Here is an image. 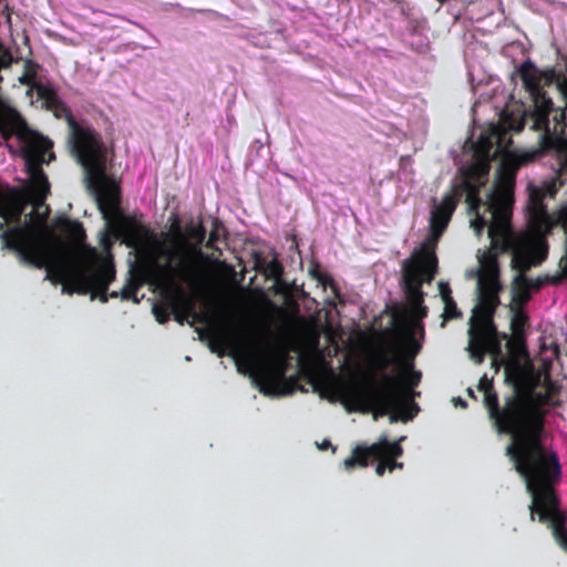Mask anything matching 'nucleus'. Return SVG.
Wrapping results in <instances>:
<instances>
[{"label": "nucleus", "mask_w": 567, "mask_h": 567, "mask_svg": "<svg viewBox=\"0 0 567 567\" xmlns=\"http://www.w3.org/2000/svg\"><path fill=\"white\" fill-rule=\"evenodd\" d=\"M555 388L548 384L545 392H514L507 412L516 416V435L505 454L520 475L530 498L557 491L561 481V465L558 454L544 444L547 406H558L553 400Z\"/></svg>", "instance_id": "nucleus-1"}, {"label": "nucleus", "mask_w": 567, "mask_h": 567, "mask_svg": "<svg viewBox=\"0 0 567 567\" xmlns=\"http://www.w3.org/2000/svg\"><path fill=\"white\" fill-rule=\"evenodd\" d=\"M517 72L524 87L532 96L533 105L517 113H505L502 117L503 127L492 125L489 134L482 135L478 141L485 151H489L495 143L501 147L506 130L517 133L525 126H529L532 131H544V143L546 146H551L557 136L559 137L567 128L565 110L555 107L553 100L544 90V86L551 84L558 89L560 79L566 75L554 69L539 71L530 61L522 63Z\"/></svg>", "instance_id": "nucleus-2"}, {"label": "nucleus", "mask_w": 567, "mask_h": 567, "mask_svg": "<svg viewBox=\"0 0 567 567\" xmlns=\"http://www.w3.org/2000/svg\"><path fill=\"white\" fill-rule=\"evenodd\" d=\"M421 350V344L409 336L404 348L395 351L393 357L383 355L381 358V368L384 369L390 364L399 369L398 375L383 372L380 382L371 379L367 386H357L351 390L352 399L362 405L361 411H373L374 419L391 414V421H395L396 413L402 409L410 412L404 413L400 419L404 422L412 420L419 412V406L414 402V398L420 393L415 388L420 384L422 373L414 369V359Z\"/></svg>", "instance_id": "nucleus-3"}, {"label": "nucleus", "mask_w": 567, "mask_h": 567, "mask_svg": "<svg viewBox=\"0 0 567 567\" xmlns=\"http://www.w3.org/2000/svg\"><path fill=\"white\" fill-rule=\"evenodd\" d=\"M28 198L22 190L11 189L4 194L0 190V224L1 249L17 255L22 265L42 269L49 265L50 254L43 224L47 216L35 207L21 223Z\"/></svg>", "instance_id": "nucleus-4"}, {"label": "nucleus", "mask_w": 567, "mask_h": 567, "mask_svg": "<svg viewBox=\"0 0 567 567\" xmlns=\"http://www.w3.org/2000/svg\"><path fill=\"white\" fill-rule=\"evenodd\" d=\"M54 227L65 237L72 247L82 251V265L71 270L64 266H45L47 277L54 284H63V292L86 295L91 288L101 292L109 289L115 279V268L112 256L103 259L96 248L87 245L83 224L65 216L54 220Z\"/></svg>", "instance_id": "nucleus-5"}, {"label": "nucleus", "mask_w": 567, "mask_h": 567, "mask_svg": "<svg viewBox=\"0 0 567 567\" xmlns=\"http://www.w3.org/2000/svg\"><path fill=\"white\" fill-rule=\"evenodd\" d=\"M210 348L219 357L227 352L233 357L238 371H244V365L255 370V381L259 391L265 395H278L284 393V380L288 369L285 352L271 351L267 364L259 365L255 350L234 330L225 328L214 333Z\"/></svg>", "instance_id": "nucleus-6"}, {"label": "nucleus", "mask_w": 567, "mask_h": 567, "mask_svg": "<svg viewBox=\"0 0 567 567\" xmlns=\"http://www.w3.org/2000/svg\"><path fill=\"white\" fill-rule=\"evenodd\" d=\"M168 239L169 247H164L163 244L155 241L156 256L152 259L154 275L156 278L169 282L179 280L192 288L198 286L202 278L199 260L203 257V251L185 237L177 216L173 218Z\"/></svg>", "instance_id": "nucleus-7"}, {"label": "nucleus", "mask_w": 567, "mask_h": 567, "mask_svg": "<svg viewBox=\"0 0 567 567\" xmlns=\"http://www.w3.org/2000/svg\"><path fill=\"white\" fill-rule=\"evenodd\" d=\"M524 163V158L516 156L505 157L501 162L494 188L487 200V210L491 214L489 223L480 215V212L474 213L476 217L472 221V226L477 233L488 226V237L493 243L504 240L511 230L516 173Z\"/></svg>", "instance_id": "nucleus-8"}, {"label": "nucleus", "mask_w": 567, "mask_h": 567, "mask_svg": "<svg viewBox=\"0 0 567 567\" xmlns=\"http://www.w3.org/2000/svg\"><path fill=\"white\" fill-rule=\"evenodd\" d=\"M530 199L534 204V217L547 225L545 231H542L539 228L534 230L533 234L513 251L512 267L519 272L515 278L513 287L512 308L515 309H520V307L530 299V279H528L525 274L532 266L542 265L548 258L549 252L547 235L551 230V224L548 221V214L538 195L532 196Z\"/></svg>", "instance_id": "nucleus-9"}, {"label": "nucleus", "mask_w": 567, "mask_h": 567, "mask_svg": "<svg viewBox=\"0 0 567 567\" xmlns=\"http://www.w3.org/2000/svg\"><path fill=\"white\" fill-rule=\"evenodd\" d=\"M12 135H16L19 141L22 157L25 161L27 172L31 181L30 185L22 193L33 206L40 207L50 193V184L42 169V165L49 164L55 158L52 152L53 144L49 138L32 131L23 118L21 125L14 128Z\"/></svg>", "instance_id": "nucleus-10"}, {"label": "nucleus", "mask_w": 567, "mask_h": 567, "mask_svg": "<svg viewBox=\"0 0 567 567\" xmlns=\"http://www.w3.org/2000/svg\"><path fill=\"white\" fill-rule=\"evenodd\" d=\"M437 262L434 249L426 245H423L419 251L413 254L412 258L404 262L403 288L411 313L415 319L421 320L427 316L422 285L431 284L435 278Z\"/></svg>", "instance_id": "nucleus-11"}, {"label": "nucleus", "mask_w": 567, "mask_h": 567, "mask_svg": "<svg viewBox=\"0 0 567 567\" xmlns=\"http://www.w3.org/2000/svg\"><path fill=\"white\" fill-rule=\"evenodd\" d=\"M56 118H64L70 128V146L72 154L78 162L85 163L86 166H100L102 157V143L104 142L101 134L90 125L80 124L73 116L70 109L62 101V109L50 110Z\"/></svg>", "instance_id": "nucleus-12"}, {"label": "nucleus", "mask_w": 567, "mask_h": 567, "mask_svg": "<svg viewBox=\"0 0 567 567\" xmlns=\"http://www.w3.org/2000/svg\"><path fill=\"white\" fill-rule=\"evenodd\" d=\"M528 508L530 520L546 525L557 544L567 551V511L561 507L558 491L533 498Z\"/></svg>", "instance_id": "nucleus-13"}, {"label": "nucleus", "mask_w": 567, "mask_h": 567, "mask_svg": "<svg viewBox=\"0 0 567 567\" xmlns=\"http://www.w3.org/2000/svg\"><path fill=\"white\" fill-rule=\"evenodd\" d=\"M101 154V167L99 168L86 166L83 162L79 163L83 166L90 186L96 194L99 209L104 217H107L118 212L120 187L113 178L106 175L107 150L104 142L102 143Z\"/></svg>", "instance_id": "nucleus-14"}, {"label": "nucleus", "mask_w": 567, "mask_h": 567, "mask_svg": "<svg viewBox=\"0 0 567 567\" xmlns=\"http://www.w3.org/2000/svg\"><path fill=\"white\" fill-rule=\"evenodd\" d=\"M147 275L151 276L156 281L167 284V285H173L176 287L178 298L171 302V308H172V312L175 315V319L181 324H183L184 320L189 316H193L197 320H200L199 316L194 310V303L184 296L182 288L177 285L178 280H174L173 282H169V281H165L163 279L156 278V276L154 275V270L152 268V262L150 264ZM145 282H146V271H144V270L130 271V277L127 278L126 284L124 285V287L121 290V299L125 300V301L132 300L135 303H138L140 299L137 298V292L144 286Z\"/></svg>", "instance_id": "nucleus-15"}, {"label": "nucleus", "mask_w": 567, "mask_h": 567, "mask_svg": "<svg viewBox=\"0 0 567 567\" xmlns=\"http://www.w3.org/2000/svg\"><path fill=\"white\" fill-rule=\"evenodd\" d=\"M405 439V436H400L398 440L390 442L385 435H382L378 442L369 446L358 445L353 449L352 454L343 461L344 467L347 470H352L355 466L365 467L370 457H386L389 472L402 470L404 464L399 462L398 458L403 455L401 443Z\"/></svg>", "instance_id": "nucleus-16"}, {"label": "nucleus", "mask_w": 567, "mask_h": 567, "mask_svg": "<svg viewBox=\"0 0 567 567\" xmlns=\"http://www.w3.org/2000/svg\"><path fill=\"white\" fill-rule=\"evenodd\" d=\"M462 179L452 185L450 194L457 198V204L465 195V202L470 213H477L483 205L480 197L481 187L484 185V177L487 172L478 166L462 168Z\"/></svg>", "instance_id": "nucleus-17"}, {"label": "nucleus", "mask_w": 567, "mask_h": 567, "mask_svg": "<svg viewBox=\"0 0 567 567\" xmlns=\"http://www.w3.org/2000/svg\"><path fill=\"white\" fill-rule=\"evenodd\" d=\"M484 394V406L488 412L489 419L499 434H506L511 436V441H514L516 435V416L507 412V406L512 404L513 394L505 398L504 405L501 406L498 403V395L495 389L485 391Z\"/></svg>", "instance_id": "nucleus-18"}, {"label": "nucleus", "mask_w": 567, "mask_h": 567, "mask_svg": "<svg viewBox=\"0 0 567 567\" xmlns=\"http://www.w3.org/2000/svg\"><path fill=\"white\" fill-rule=\"evenodd\" d=\"M501 284H478V303L474 310V326L484 323H494V315L499 305Z\"/></svg>", "instance_id": "nucleus-19"}, {"label": "nucleus", "mask_w": 567, "mask_h": 567, "mask_svg": "<svg viewBox=\"0 0 567 567\" xmlns=\"http://www.w3.org/2000/svg\"><path fill=\"white\" fill-rule=\"evenodd\" d=\"M472 330H475L486 353L492 355L493 365L498 370L501 365L506 363L502 351V340H507L508 336L499 333L495 323L476 324Z\"/></svg>", "instance_id": "nucleus-20"}, {"label": "nucleus", "mask_w": 567, "mask_h": 567, "mask_svg": "<svg viewBox=\"0 0 567 567\" xmlns=\"http://www.w3.org/2000/svg\"><path fill=\"white\" fill-rule=\"evenodd\" d=\"M457 207V198L447 192L440 204H435L431 210L430 226L434 237H440L445 231Z\"/></svg>", "instance_id": "nucleus-21"}, {"label": "nucleus", "mask_w": 567, "mask_h": 567, "mask_svg": "<svg viewBox=\"0 0 567 567\" xmlns=\"http://www.w3.org/2000/svg\"><path fill=\"white\" fill-rule=\"evenodd\" d=\"M540 133V146L544 148V150H551V148H555L557 150V154H558V162H559V167L557 169V175H558V178L560 181V185H564L565 184V181H563V176L567 174V141L565 140L564 135H565V132L561 133L559 135V137L557 136V140L555 142L554 145L551 146H546L545 145V141H544V135H545V132L544 131H538Z\"/></svg>", "instance_id": "nucleus-22"}, {"label": "nucleus", "mask_w": 567, "mask_h": 567, "mask_svg": "<svg viewBox=\"0 0 567 567\" xmlns=\"http://www.w3.org/2000/svg\"><path fill=\"white\" fill-rule=\"evenodd\" d=\"M147 239H155L154 233L145 225L131 224L125 228V244L131 248H137Z\"/></svg>", "instance_id": "nucleus-23"}, {"label": "nucleus", "mask_w": 567, "mask_h": 567, "mask_svg": "<svg viewBox=\"0 0 567 567\" xmlns=\"http://www.w3.org/2000/svg\"><path fill=\"white\" fill-rule=\"evenodd\" d=\"M478 284H501L499 268L496 256L486 255L481 261V272L478 275Z\"/></svg>", "instance_id": "nucleus-24"}, {"label": "nucleus", "mask_w": 567, "mask_h": 567, "mask_svg": "<svg viewBox=\"0 0 567 567\" xmlns=\"http://www.w3.org/2000/svg\"><path fill=\"white\" fill-rule=\"evenodd\" d=\"M33 89L47 110L62 109V100L51 84L39 82L33 84Z\"/></svg>", "instance_id": "nucleus-25"}, {"label": "nucleus", "mask_w": 567, "mask_h": 567, "mask_svg": "<svg viewBox=\"0 0 567 567\" xmlns=\"http://www.w3.org/2000/svg\"><path fill=\"white\" fill-rule=\"evenodd\" d=\"M511 310L513 311V316L511 319V329L512 333L514 334V340L523 343L524 329L528 321V317L520 309L511 308Z\"/></svg>", "instance_id": "nucleus-26"}, {"label": "nucleus", "mask_w": 567, "mask_h": 567, "mask_svg": "<svg viewBox=\"0 0 567 567\" xmlns=\"http://www.w3.org/2000/svg\"><path fill=\"white\" fill-rule=\"evenodd\" d=\"M185 237L190 240L194 245L200 248L203 241L206 238V229L202 225L189 224L185 228Z\"/></svg>", "instance_id": "nucleus-27"}, {"label": "nucleus", "mask_w": 567, "mask_h": 567, "mask_svg": "<svg viewBox=\"0 0 567 567\" xmlns=\"http://www.w3.org/2000/svg\"><path fill=\"white\" fill-rule=\"evenodd\" d=\"M470 352H471V358L475 361V363L481 364L484 361L486 351H485L481 340L478 339L475 330H473L472 341L470 344Z\"/></svg>", "instance_id": "nucleus-28"}, {"label": "nucleus", "mask_w": 567, "mask_h": 567, "mask_svg": "<svg viewBox=\"0 0 567 567\" xmlns=\"http://www.w3.org/2000/svg\"><path fill=\"white\" fill-rule=\"evenodd\" d=\"M563 281H565V280L561 278V276L559 274L554 275V276L545 275L543 277H537L535 280L530 279V285H532L530 289L539 290L545 285L558 286Z\"/></svg>", "instance_id": "nucleus-29"}, {"label": "nucleus", "mask_w": 567, "mask_h": 567, "mask_svg": "<svg viewBox=\"0 0 567 567\" xmlns=\"http://www.w3.org/2000/svg\"><path fill=\"white\" fill-rule=\"evenodd\" d=\"M462 316L454 299L444 302V320L457 319Z\"/></svg>", "instance_id": "nucleus-30"}, {"label": "nucleus", "mask_w": 567, "mask_h": 567, "mask_svg": "<svg viewBox=\"0 0 567 567\" xmlns=\"http://www.w3.org/2000/svg\"><path fill=\"white\" fill-rule=\"evenodd\" d=\"M564 254L563 256L560 257L559 261H558V266H559V269H560V272L559 275L561 276V278L567 281V240H564Z\"/></svg>", "instance_id": "nucleus-31"}, {"label": "nucleus", "mask_w": 567, "mask_h": 567, "mask_svg": "<svg viewBox=\"0 0 567 567\" xmlns=\"http://www.w3.org/2000/svg\"><path fill=\"white\" fill-rule=\"evenodd\" d=\"M370 460L377 461L375 473L379 476H383L385 471H389V462L386 457H370Z\"/></svg>", "instance_id": "nucleus-32"}, {"label": "nucleus", "mask_w": 567, "mask_h": 567, "mask_svg": "<svg viewBox=\"0 0 567 567\" xmlns=\"http://www.w3.org/2000/svg\"><path fill=\"white\" fill-rule=\"evenodd\" d=\"M440 295L442 297V300L445 302L446 300H452V289L447 282L441 281L439 284Z\"/></svg>", "instance_id": "nucleus-33"}, {"label": "nucleus", "mask_w": 567, "mask_h": 567, "mask_svg": "<svg viewBox=\"0 0 567 567\" xmlns=\"http://www.w3.org/2000/svg\"><path fill=\"white\" fill-rule=\"evenodd\" d=\"M477 389L478 391L485 393V391H489V390H493L494 389V385H493V380L492 379H488L486 374H484L481 380H480V383L477 385Z\"/></svg>", "instance_id": "nucleus-34"}, {"label": "nucleus", "mask_w": 567, "mask_h": 567, "mask_svg": "<svg viewBox=\"0 0 567 567\" xmlns=\"http://www.w3.org/2000/svg\"><path fill=\"white\" fill-rule=\"evenodd\" d=\"M558 92L565 103V107H561L563 110H567V76L560 79V82L558 83Z\"/></svg>", "instance_id": "nucleus-35"}, {"label": "nucleus", "mask_w": 567, "mask_h": 567, "mask_svg": "<svg viewBox=\"0 0 567 567\" xmlns=\"http://www.w3.org/2000/svg\"><path fill=\"white\" fill-rule=\"evenodd\" d=\"M105 291H107V289H106ZM89 292H95L96 295H99L100 300H101L102 302H106V301L109 300V297H110V298H117L118 296H121V292H117V291H112L109 296H107V293H106V292H104V295H103V292H101V291H100L97 288H95V287H94V288H91V290H89L86 293H89Z\"/></svg>", "instance_id": "nucleus-36"}, {"label": "nucleus", "mask_w": 567, "mask_h": 567, "mask_svg": "<svg viewBox=\"0 0 567 567\" xmlns=\"http://www.w3.org/2000/svg\"><path fill=\"white\" fill-rule=\"evenodd\" d=\"M154 315L156 317V320L159 322V323H165L168 321V313L165 309L163 308H158V307H155L154 308Z\"/></svg>", "instance_id": "nucleus-37"}, {"label": "nucleus", "mask_w": 567, "mask_h": 567, "mask_svg": "<svg viewBox=\"0 0 567 567\" xmlns=\"http://www.w3.org/2000/svg\"><path fill=\"white\" fill-rule=\"evenodd\" d=\"M507 346L511 350H514V349H516L518 351L525 350V341L523 343H520L519 341H515L514 334H512L511 339L507 338Z\"/></svg>", "instance_id": "nucleus-38"}, {"label": "nucleus", "mask_w": 567, "mask_h": 567, "mask_svg": "<svg viewBox=\"0 0 567 567\" xmlns=\"http://www.w3.org/2000/svg\"><path fill=\"white\" fill-rule=\"evenodd\" d=\"M558 223L560 224V226L567 224V206L559 210Z\"/></svg>", "instance_id": "nucleus-39"}, {"label": "nucleus", "mask_w": 567, "mask_h": 567, "mask_svg": "<svg viewBox=\"0 0 567 567\" xmlns=\"http://www.w3.org/2000/svg\"><path fill=\"white\" fill-rule=\"evenodd\" d=\"M102 245L104 246V248L106 250H110L111 241H110V239H109V237L106 235L103 236Z\"/></svg>", "instance_id": "nucleus-40"}, {"label": "nucleus", "mask_w": 567, "mask_h": 567, "mask_svg": "<svg viewBox=\"0 0 567 567\" xmlns=\"http://www.w3.org/2000/svg\"><path fill=\"white\" fill-rule=\"evenodd\" d=\"M3 13H6L7 20L10 21L11 19V12L8 4L4 6Z\"/></svg>", "instance_id": "nucleus-41"}, {"label": "nucleus", "mask_w": 567, "mask_h": 567, "mask_svg": "<svg viewBox=\"0 0 567 567\" xmlns=\"http://www.w3.org/2000/svg\"><path fill=\"white\" fill-rule=\"evenodd\" d=\"M456 404L461 405L462 408H466V402L462 400L461 398L455 399Z\"/></svg>", "instance_id": "nucleus-42"}, {"label": "nucleus", "mask_w": 567, "mask_h": 567, "mask_svg": "<svg viewBox=\"0 0 567 567\" xmlns=\"http://www.w3.org/2000/svg\"><path fill=\"white\" fill-rule=\"evenodd\" d=\"M467 394L470 398L476 399L475 393L471 388L467 389Z\"/></svg>", "instance_id": "nucleus-43"}, {"label": "nucleus", "mask_w": 567, "mask_h": 567, "mask_svg": "<svg viewBox=\"0 0 567 567\" xmlns=\"http://www.w3.org/2000/svg\"><path fill=\"white\" fill-rule=\"evenodd\" d=\"M561 228H563V230H564V233H565V240H567V224H564V225L561 226Z\"/></svg>", "instance_id": "nucleus-44"}, {"label": "nucleus", "mask_w": 567, "mask_h": 567, "mask_svg": "<svg viewBox=\"0 0 567 567\" xmlns=\"http://www.w3.org/2000/svg\"><path fill=\"white\" fill-rule=\"evenodd\" d=\"M329 445H330V442L329 441H324V443L322 444L321 449H326Z\"/></svg>", "instance_id": "nucleus-45"}, {"label": "nucleus", "mask_w": 567, "mask_h": 567, "mask_svg": "<svg viewBox=\"0 0 567 567\" xmlns=\"http://www.w3.org/2000/svg\"><path fill=\"white\" fill-rule=\"evenodd\" d=\"M214 239H215V234H214V233H212V234H210V238H209V240L212 241V240H214Z\"/></svg>", "instance_id": "nucleus-46"}, {"label": "nucleus", "mask_w": 567, "mask_h": 567, "mask_svg": "<svg viewBox=\"0 0 567 567\" xmlns=\"http://www.w3.org/2000/svg\"><path fill=\"white\" fill-rule=\"evenodd\" d=\"M2 81V76L0 75V82Z\"/></svg>", "instance_id": "nucleus-47"}]
</instances>
